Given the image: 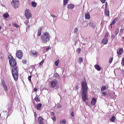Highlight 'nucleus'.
Returning <instances> with one entry per match:
<instances>
[{
  "mask_svg": "<svg viewBox=\"0 0 124 124\" xmlns=\"http://www.w3.org/2000/svg\"><path fill=\"white\" fill-rule=\"evenodd\" d=\"M9 64L12 67V74L15 81L18 80L19 77V74L18 73V70L19 68L17 66V61L13 58V56L11 55H9L8 56Z\"/></svg>",
  "mask_w": 124,
  "mask_h": 124,
  "instance_id": "obj_1",
  "label": "nucleus"
},
{
  "mask_svg": "<svg viewBox=\"0 0 124 124\" xmlns=\"http://www.w3.org/2000/svg\"><path fill=\"white\" fill-rule=\"evenodd\" d=\"M82 86V99L83 100L84 102H86L87 100H88V98L87 97V95L88 94V84L87 83V81L86 79H84V81L82 82L81 83Z\"/></svg>",
  "mask_w": 124,
  "mask_h": 124,
  "instance_id": "obj_2",
  "label": "nucleus"
},
{
  "mask_svg": "<svg viewBox=\"0 0 124 124\" xmlns=\"http://www.w3.org/2000/svg\"><path fill=\"white\" fill-rule=\"evenodd\" d=\"M42 43L46 44L47 42L50 41L51 39V35L48 32H45L40 36Z\"/></svg>",
  "mask_w": 124,
  "mask_h": 124,
  "instance_id": "obj_3",
  "label": "nucleus"
},
{
  "mask_svg": "<svg viewBox=\"0 0 124 124\" xmlns=\"http://www.w3.org/2000/svg\"><path fill=\"white\" fill-rule=\"evenodd\" d=\"M11 4L14 8H18L20 4V2L19 0H13L11 2Z\"/></svg>",
  "mask_w": 124,
  "mask_h": 124,
  "instance_id": "obj_4",
  "label": "nucleus"
},
{
  "mask_svg": "<svg viewBox=\"0 0 124 124\" xmlns=\"http://www.w3.org/2000/svg\"><path fill=\"white\" fill-rule=\"evenodd\" d=\"M30 56L34 57V58H37L39 56V52L36 50H31L30 52Z\"/></svg>",
  "mask_w": 124,
  "mask_h": 124,
  "instance_id": "obj_5",
  "label": "nucleus"
},
{
  "mask_svg": "<svg viewBox=\"0 0 124 124\" xmlns=\"http://www.w3.org/2000/svg\"><path fill=\"white\" fill-rule=\"evenodd\" d=\"M25 16L27 19H30L31 18V11L29 9H27L25 11Z\"/></svg>",
  "mask_w": 124,
  "mask_h": 124,
  "instance_id": "obj_6",
  "label": "nucleus"
},
{
  "mask_svg": "<svg viewBox=\"0 0 124 124\" xmlns=\"http://www.w3.org/2000/svg\"><path fill=\"white\" fill-rule=\"evenodd\" d=\"M16 56L18 59H19L20 60H22L23 58V51L21 50H17L16 52Z\"/></svg>",
  "mask_w": 124,
  "mask_h": 124,
  "instance_id": "obj_7",
  "label": "nucleus"
},
{
  "mask_svg": "<svg viewBox=\"0 0 124 124\" xmlns=\"http://www.w3.org/2000/svg\"><path fill=\"white\" fill-rule=\"evenodd\" d=\"M58 80L55 79L53 80H52L49 82V86L52 89L55 88L57 85H58Z\"/></svg>",
  "mask_w": 124,
  "mask_h": 124,
  "instance_id": "obj_8",
  "label": "nucleus"
},
{
  "mask_svg": "<svg viewBox=\"0 0 124 124\" xmlns=\"http://www.w3.org/2000/svg\"><path fill=\"white\" fill-rule=\"evenodd\" d=\"M91 105L94 106L96 104V98L95 97L93 98L91 102Z\"/></svg>",
  "mask_w": 124,
  "mask_h": 124,
  "instance_id": "obj_9",
  "label": "nucleus"
},
{
  "mask_svg": "<svg viewBox=\"0 0 124 124\" xmlns=\"http://www.w3.org/2000/svg\"><path fill=\"white\" fill-rule=\"evenodd\" d=\"M41 33H42V27H41L38 29L37 34V36H40V35H41Z\"/></svg>",
  "mask_w": 124,
  "mask_h": 124,
  "instance_id": "obj_10",
  "label": "nucleus"
},
{
  "mask_svg": "<svg viewBox=\"0 0 124 124\" xmlns=\"http://www.w3.org/2000/svg\"><path fill=\"white\" fill-rule=\"evenodd\" d=\"M117 55H119V56L122 55L123 53H124V49L122 48H120L119 49V50L117 52Z\"/></svg>",
  "mask_w": 124,
  "mask_h": 124,
  "instance_id": "obj_11",
  "label": "nucleus"
},
{
  "mask_svg": "<svg viewBox=\"0 0 124 124\" xmlns=\"http://www.w3.org/2000/svg\"><path fill=\"white\" fill-rule=\"evenodd\" d=\"M117 21H118V17H115L113 21H112L111 24H110V27L112 29V26H113V25H115V24H116V22H117Z\"/></svg>",
  "mask_w": 124,
  "mask_h": 124,
  "instance_id": "obj_12",
  "label": "nucleus"
},
{
  "mask_svg": "<svg viewBox=\"0 0 124 124\" xmlns=\"http://www.w3.org/2000/svg\"><path fill=\"white\" fill-rule=\"evenodd\" d=\"M1 85L3 87L5 92H6L7 91V86L5 84V82L4 81H2Z\"/></svg>",
  "mask_w": 124,
  "mask_h": 124,
  "instance_id": "obj_13",
  "label": "nucleus"
},
{
  "mask_svg": "<svg viewBox=\"0 0 124 124\" xmlns=\"http://www.w3.org/2000/svg\"><path fill=\"white\" fill-rule=\"evenodd\" d=\"M105 14L106 16H108V17L110 16V13L109 12V10H107V7H106L105 8Z\"/></svg>",
  "mask_w": 124,
  "mask_h": 124,
  "instance_id": "obj_14",
  "label": "nucleus"
},
{
  "mask_svg": "<svg viewBox=\"0 0 124 124\" xmlns=\"http://www.w3.org/2000/svg\"><path fill=\"white\" fill-rule=\"evenodd\" d=\"M101 43H102L103 44H104V45L107 44V43H108V39H107V38L103 39L102 40Z\"/></svg>",
  "mask_w": 124,
  "mask_h": 124,
  "instance_id": "obj_15",
  "label": "nucleus"
},
{
  "mask_svg": "<svg viewBox=\"0 0 124 124\" xmlns=\"http://www.w3.org/2000/svg\"><path fill=\"white\" fill-rule=\"evenodd\" d=\"M85 17L86 19H91V16L90 15V13H86L85 14Z\"/></svg>",
  "mask_w": 124,
  "mask_h": 124,
  "instance_id": "obj_16",
  "label": "nucleus"
},
{
  "mask_svg": "<svg viewBox=\"0 0 124 124\" xmlns=\"http://www.w3.org/2000/svg\"><path fill=\"white\" fill-rule=\"evenodd\" d=\"M94 67L98 71H100L101 70V68H100V66H99V65H98V64L95 65Z\"/></svg>",
  "mask_w": 124,
  "mask_h": 124,
  "instance_id": "obj_17",
  "label": "nucleus"
},
{
  "mask_svg": "<svg viewBox=\"0 0 124 124\" xmlns=\"http://www.w3.org/2000/svg\"><path fill=\"white\" fill-rule=\"evenodd\" d=\"M74 7V5H73L72 4H68L67 5V8L68 9H73Z\"/></svg>",
  "mask_w": 124,
  "mask_h": 124,
  "instance_id": "obj_18",
  "label": "nucleus"
},
{
  "mask_svg": "<svg viewBox=\"0 0 124 124\" xmlns=\"http://www.w3.org/2000/svg\"><path fill=\"white\" fill-rule=\"evenodd\" d=\"M42 107V104H38L37 105V107H36V109L37 110H40V109H41V107Z\"/></svg>",
  "mask_w": 124,
  "mask_h": 124,
  "instance_id": "obj_19",
  "label": "nucleus"
},
{
  "mask_svg": "<svg viewBox=\"0 0 124 124\" xmlns=\"http://www.w3.org/2000/svg\"><path fill=\"white\" fill-rule=\"evenodd\" d=\"M89 26L90 27H92V28H93V29H94V28H95V24L93 23L92 22H90Z\"/></svg>",
  "mask_w": 124,
  "mask_h": 124,
  "instance_id": "obj_20",
  "label": "nucleus"
},
{
  "mask_svg": "<svg viewBox=\"0 0 124 124\" xmlns=\"http://www.w3.org/2000/svg\"><path fill=\"white\" fill-rule=\"evenodd\" d=\"M115 120H116V117H115V116H113L110 119V121L112 123L115 122Z\"/></svg>",
  "mask_w": 124,
  "mask_h": 124,
  "instance_id": "obj_21",
  "label": "nucleus"
},
{
  "mask_svg": "<svg viewBox=\"0 0 124 124\" xmlns=\"http://www.w3.org/2000/svg\"><path fill=\"white\" fill-rule=\"evenodd\" d=\"M35 101L36 102H39L40 101V99L39 98V96H37V95L34 98Z\"/></svg>",
  "mask_w": 124,
  "mask_h": 124,
  "instance_id": "obj_22",
  "label": "nucleus"
},
{
  "mask_svg": "<svg viewBox=\"0 0 124 124\" xmlns=\"http://www.w3.org/2000/svg\"><path fill=\"white\" fill-rule=\"evenodd\" d=\"M60 124H66V121L65 119H63L62 120H61L60 121Z\"/></svg>",
  "mask_w": 124,
  "mask_h": 124,
  "instance_id": "obj_23",
  "label": "nucleus"
},
{
  "mask_svg": "<svg viewBox=\"0 0 124 124\" xmlns=\"http://www.w3.org/2000/svg\"><path fill=\"white\" fill-rule=\"evenodd\" d=\"M43 120H44V119H43V117H42L41 116H39L38 118V121L39 123L42 122L43 121Z\"/></svg>",
  "mask_w": 124,
  "mask_h": 124,
  "instance_id": "obj_24",
  "label": "nucleus"
},
{
  "mask_svg": "<svg viewBox=\"0 0 124 124\" xmlns=\"http://www.w3.org/2000/svg\"><path fill=\"white\" fill-rule=\"evenodd\" d=\"M31 5L32 7H35L37 5V3L35 2V1H32Z\"/></svg>",
  "mask_w": 124,
  "mask_h": 124,
  "instance_id": "obj_25",
  "label": "nucleus"
},
{
  "mask_svg": "<svg viewBox=\"0 0 124 124\" xmlns=\"http://www.w3.org/2000/svg\"><path fill=\"white\" fill-rule=\"evenodd\" d=\"M78 62L79 63H82L83 62V58L80 57L78 59Z\"/></svg>",
  "mask_w": 124,
  "mask_h": 124,
  "instance_id": "obj_26",
  "label": "nucleus"
},
{
  "mask_svg": "<svg viewBox=\"0 0 124 124\" xmlns=\"http://www.w3.org/2000/svg\"><path fill=\"white\" fill-rule=\"evenodd\" d=\"M106 89V87L105 86H102L101 88V92H104L105 90Z\"/></svg>",
  "mask_w": 124,
  "mask_h": 124,
  "instance_id": "obj_27",
  "label": "nucleus"
},
{
  "mask_svg": "<svg viewBox=\"0 0 124 124\" xmlns=\"http://www.w3.org/2000/svg\"><path fill=\"white\" fill-rule=\"evenodd\" d=\"M59 63H60V60H58V61H57L55 62V65L56 66H58L59 65Z\"/></svg>",
  "mask_w": 124,
  "mask_h": 124,
  "instance_id": "obj_28",
  "label": "nucleus"
},
{
  "mask_svg": "<svg viewBox=\"0 0 124 124\" xmlns=\"http://www.w3.org/2000/svg\"><path fill=\"white\" fill-rule=\"evenodd\" d=\"M68 3V0H63L64 5H66Z\"/></svg>",
  "mask_w": 124,
  "mask_h": 124,
  "instance_id": "obj_29",
  "label": "nucleus"
},
{
  "mask_svg": "<svg viewBox=\"0 0 124 124\" xmlns=\"http://www.w3.org/2000/svg\"><path fill=\"white\" fill-rule=\"evenodd\" d=\"M77 51L78 54H80L81 53V48L78 47L77 49Z\"/></svg>",
  "mask_w": 124,
  "mask_h": 124,
  "instance_id": "obj_30",
  "label": "nucleus"
},
{
  "mask_svg": "<svg viewBox=\"0 0 124 124\" xmlns=\"http://www.w3.org/2000/svg\"><path fill=\"white\" fill-rule=\"evenodd\" d=\"M3 17H4V18H7L8 17H9V15H8V14H4L3 15Z\"/></svg>",
  "mask_w": 124,
  "mask_h": 124,
  "instance_id": "obj_31",
  "label": "nucleus"
},
{
  "mask_svg": "<svg viewBox=\"0 0 124 124\" xmlns=\"http://www.w3.org/2000/svg\"><path fill=\"white\" fill-rule=\"evenodd\" d=\"M14 27H15V28H16V29H18L19 26L17 23H15L14 24Z\"/></svg>",
  "mask_w": 124,
  "mask_h": 124,
  "instance_id": "obj_32",
  "label": "nucleus"
},
{
  "mask_svg": "<svg viewBox=\"0 0 124 124\" xmlns=\"http://www.w3.org/2000/svg\"><path fill=\"white\" fill-rule=\"evenodd\" d=\"M119 32H120V30H119V29H117L116 30V31H115V34H116V35H118Z\"/></svg>",
  "mask_w": 124,
  "mask_h": 124,
  "instance_id": "obj_33",
  "label": "nucleus"
},
{
  "mask_svg": "<svg viewBox=\"0 0 124 124\" xmlns=\"http://www.w3.org/2000/svg\"><path fill=\"white\" fill-rule=\"evenodd\" d=\"M112 62H113V57H110L109 59V63H112Z\"/></svg>",
  "mask_w": 124,
  "mask_h": 124,
  "instance_id": "obj_34",
  "label": "nucleus"
},
{
  "mask_svg": "<svg viewBox=\"0 0 124 124\" xmlns=\"http://www.w3.org/2000/svg\"><path fill=\"white\" fill-rule=\"evenodd\" d=\"M78 32V28H75L74 31V32L75 33H77Z\"/></svg>",
  "mask_w": 124,
  "mask_h": 124,
  "instance_id": "obj_35",
  "label": "nucleus"
},
{
  "mask_svg": "<svg viewBox=\"0 0 124 124\" xmlns=\"http://www.w3.org/2000/svg\"><path fill=\"white\" fill-rule=\"evenodd\" d=\"M4 58V55L2 53H0V59H3Z\"/></svg>",
  "mask_w": 124,
  "mask_h": 124,
  "instance_id": "obj_36",
  "label": "nucleus"
},
{
  "mask_svg": "<svg viewBox=\"0 0 124 124\" xmlns=\"http://www.w3.org/2000/svg\"><path fill=\"white\" fill-rule=\"evenodd\" d=\"M121 64L123 66H124V57L122 59Z\"/></svg>",
  "mask_w": 124,
  "mask_h": 124,
  "instance_id": "obj_37",
  "label": "nucleus"
},
{
  "mask_svg": "<svg viewBox=\"0 0 124 124\" xmlns=\"http://www.w3.org/2000/svg\"><path fill=\"white\" fill-rule=\"evenodd\" d=\"M44 63V60H42L39 63V65L40 66L41 64H43Z\"/></svg>",
  "mask_w": 124,
  "mask_h": 124,
  "instance_id": "obj_38",
  "label": "nucleus"
},
{
  "mask_svg": "<svg viewBox=\"0 0 124 124\" xmlns=\"http://www.w3.org/2000/svg\"><path fill=\"white\" fill-rule=\"evenodd\" d=\"M50 115L52 117H55L56 116V115L55 114V113L54 112H50Z\"/></svg>",
  "mask_w": 124,
  "mask_h": 124,
  "instance_id": "obj_39",
  "label": "nucleus"
},
{
  "mask_svg": "<svg viewBox=\"0 0 124 124\" xmlns=\"http://www.w3.org/2000/svg\"><path fill=\"white\" fill-rule=\"evenodd\" d=\"M22 63H23V64H26V63H27V60L25 59L23 60Z\"/></svg>",
  "mask_w": 124,
  "mask_h": 124,
  "instance_id": "obj_40",
  "label": "nucleus"
},
{
  "mask_svg": "<svg viewBox=\"0 0 124 124\" xmlns=\"http://www.w3.org/2000/svg\"><path fill=\"white\" fill-rule=\"evenodd\" d=\"M102 93L103 96H106V95H107V94L104 91H103L102 92Z\"/></svg>",
  "mask_w": 124,
  "mask_h": 124,
  "instance_id": "obj_41",
  "label": "nucleus"
},
{
  "mask_svg": "<svg viewBox=\"0 0 124 124\" xmlns=\"http://www.w3.org/2000/svg\"><path fill=\"white\" fill-rule=\"evenodd\" d=\"M28 80L30 82H31V76L28 77Z\"/></svg>",
  "mask_w": 124,
  "mask_h": 124,
  "instance_id": "obj_42",
  "label": "nucleus"
},
{
  "mask_svg": "<svg viewBox=\"0 0 124 124\" xmlns=\"http://www.w3.org/2000/svg\"><path fill=\"white\" fill-rule=\"evenodd\" d=\"M52 120L54 122H56V116H53V117L52 118Z\"/></svg>",
  "mask_w": 124,
  "mask_h": 124,
  "instance_id": "obj_43",
  "label": "nucleus"
},
{
  "mask_svg": "<svg viewBox=\"0 0 124 124\" xmlns=\"http://www.w3.org/2000/svg\"><path fill=\"white\" fill-rule=\"evenodd\" d=\"M57 108L58 109H60V108H62V106L61 105H58Z\"/></svg>",
  "mask_w": 124,
  "mask_h": 124,
  "instance_id": "obj_44",
  "label": "nucleus"
},
{
  "mask_svg": "<svg viewBox=\"0 0 124 124\" xmlns=\"http://www.w3.org/2000/svg\"><path fill=\"white\" fill-rule=\"evenodd\" d=\"M71 115L72 116V117H74V112H72Z\"/></svg>",
  "mask_w": 124,
  "mask_h": 124,
  "instance_id": "obj_45",
  "label": "nucleus"
},
{
  "mask_svg": "<svg viewBox=\"0 0 124 124\" xmlns=\"http://www.w3.org/2000/svg\"><path fill=\"white\" fill-rule=\"evenodd\" d=\"M101 1L102 3H105V1H106V0H101Z\"/></svg>",
  "mask_w": 124,
  "mask_h": 124,
  "instance_id": "obj_46",
  "label": "nucleus"
},
{
  "mask_svg": "<svg viewBox=\"0 0 124 124\" xmlns=\"http://www.w3.org/2000/svg\"><path fill=\"white\" fill-rule=\"evenodd\" d=\"M50 49H51L50 47H47L46 49V51H49V50H50Z\"/></svg>",
  "mask_w": 124,
  "mask_h": 124,
  "instance_id": "obj_47",
  "label": "nucleus"
},
{
  "mask_svg": "<svg viewBox=\"0 0 124 124\" xmlns=\"http://www.w3.org/2000/svg\"><path fill=\"white\" fill-rule=\"evenodd\" d=\"M108 34H109L108 33V32H107L106 33V35H105L106 37H107L108 36Z\"/></svg>",
  "mask_w": 124,
  "mask_h": 124,
  "instance_id": "obj_48",
  "label": "nucleus"
},
{
  "mask_svg": "<svg viewBox=\"0 0 124 124\" xmlns=\"http://www.w3.org/2000/svg\"><path fill=\"white\" fill-rule=\"evenodd\" d=\"M124 32V29H121L120 30V32Z\"/></svg>",
  "mask_w": 124,
  "mask_h": 124,
  "instance_id": "obj_49",
  "label": "nucleus"
},
{
  "mask_svg": "<svg viewBox=\"0 0 124 124\" xmlns=\"http://www.w3.org/2000/svg\"><path fill=\"white\" fill-rule=\"evenodd\" d=\"M51 16H52L53 18H56V16H55L54 15H51Z\"/></svg>",
  "mask_w": 124,
  "mask_h": 124,
  "instance_id": "obj_50",
  "label": "nucleus"
},
{
  "mask_svg": "<svg viewBox=\"0 0 124 124\" xmlns=\"http://www.w3.org/2000/svg\"><path fill=\"white\" fill-rule=\"evenodd\" d=\"M34 92H37V88H34Z\"/></svg>",
  "mask_w": 124,
  "mask_h": 124,
  "instance_id": "obj_51",
  "label": "nucleus"
},
{
  "mask_svg": "<svg viewBox=\"0 0 124 124\" xmlns=\"http://www.w3.org/2000/svg\"><path fill=\"white\" fill-rule=\"evenodd\" d=\"M111 37H112L113 38H115V36H114V35H112Z\"/></svg>",
  "mask_w": 124,
  "mask_h": 124,
  "instance_id": "obj_52",
  "label": "nucleus"
},
{
  "mask_svg": "<svg viewBox=\"0 0 124 124\" xmlns=\"http://www.w3.org/2000/svg\"><path fill=\"white\" fill-rule=\"evenodd\" d=\"M40 124H44V123H43L42 121L40 122Z\"/></svg>",
  "mask_w": 124,
  "mask_h": 124,
  "instance_id": "obj_53",
  "label": "nucleus"
},
{
  "mask_svg": "<svg viewBox=\"0 0 124 124\" xmlns=\"http://www.w3.org/2000/svg\"><path fill=\"white\" fill-rule=\"evenodd\" d=\"M1 29H2V28L1 27V26H0V31Z\"/></svg>",
  "mask_w": 124,
  "mask_h": 124,
  "instance_id": "obj_54",
  "label": "nucleus"
},
{
  "mask_svg": "<svg viewBox=\"0 0 124 124\" xmlns=\"http://www.w3.org/2000/svg\"><path fill=\"white\" fill-rule=\"evenodd\" d=\"M86 104L87 105H88V102H86Z\"/></svg>",
  "mask_w": 124,
  "mask_h": 124,
  "instance_id": "obj_55",
  "label": "nucleus"
},
{
  "mask_svg": "<svg viewBox=\"0 0 124 124\" xmlns=\"http://www.w3.org/2000/svg\"><path fill=\"white\" fill-rule=\"evenodd\" d=\"M76 88L77 89H78V86H77Z\"/></svg>",
  "mask_w": 124,
  "mask_h": 124,
  "instance_id": "obj_56",
  "label": "nucleus"
},
{
  "mask_svg": "<svg viewBox=\"0 0 124 124\" xmlns=\"http://www.w3.org/2000/svg\"><path fill=\"white\" fill-rule=\"evenodd\" d=\"M84 24H86V22H84Z\"/></svg>",
  "mask_w": 124,
  "mask_h": 124,
  "instance_id": "obj_57",
  "label": "nucleus"
},
{
  "mask_svg": "<svg viewBox=\"0 0 124 124\" xmlns=\"http://www.w3.org/2000/svg\"><path fill=\"white\" fill-rule=\"evenodd\" d=\"M0 116H1V115L0 113Z\"/></svg>",
  "mask_w": 124,
  "mask_h": 124,
  "instance_id": "obj_58",
  "label": "nucleus"
}]
</instances>
